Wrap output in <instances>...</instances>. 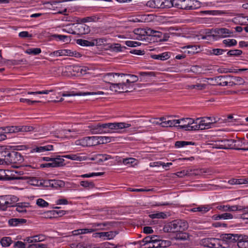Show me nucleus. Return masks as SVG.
<instances>
[{
  "instance_id": "1",
  "label": "nucleus",
  "mask_w": 248,
  "mask_h": 248,
  "mask_svg": "<svg viewBox=\"0 0 248 248\" xmlns=\"http://www.w3.org/2000/svg\"><path fill=\"white\" fill-rule=\"evenodd\" d=\"M18 201V198L14 195L0 196V209L5 211L8 207H14Z\"/></svg>"
},
{
  "instance_id": "2",
  "label": "nucleus",
  "mask_w": 248,
  "mask_h": 248,
  "mask_svg": "<svg viewBox=\"0 0 248 248\" xmlns=\"http://www.w3.org/2000/svg\"><path fill=\"white\" fill-rule=\"evenodd\" d=\"M119 82H117L115 84H112L109 87L110 90L112 91L119 93H124L130 92L132 89V87L127 84L123 77L120 79Z\"/></svg>"
},
{
  "instance_id": "3",
  "label": "nucleus",
  "mask_w": 248,
  "mask_h": 248,
  "mask_svg": "<svg viewBox=\"0 0 248 248\" xmlns=\"http://www.w3.org/2000/svg\"><path fill=\"white\" fill-rule=\"evenodd\" d=\"M131 126L130 124L125 123H106L103 124H98L97 128H108L107 132H109L110 130L115 129L119 130L124 128H128Z\"/></svg>"
},
{
  "instance_id": "4",
  "label": "nucleus",
  "mask_w": 248,
  "mask_h": 248,
  "mask_svg": "<svg viewBox=\"0 0 248 248\" xmlns=\"http://www.w3.org/2000/svg\"><path fill=\"white\" fill-rule=\"evenodd\" d=\"M202 243L205 247L210 248H225L223 246V241L220 239L215 238H208L202 240Z\"/></svg>"
},
{
  "instance_id": "5",
  "label": "nucleus",
  "mask_w": 248,
  "mask_h": 248,
  "mask_svg": "<svg viewBox=\"0 0 248 248\" xmlns=\"http://www.w3.org/2000/svg\"><path fill=\"white\" fill-rule=\"evenodd\" d=\"M173 232H184L188 228V224L184 220H175L170 223Z\"/></svg>"
},
{
  "instance_id": "6",
  "label": "nucleus",
  "mask_w": 248,
  "mask_h": 248,
  "mask_svg": "<svg viewBox=\"0 0 248 248\" xmlns=\"http://www.w3.org/2000/svg\"><path fill=\"white\" fill-rule=\"evenodd\" d=\"M123 73H108L105 74L103 77L104 81L112 85L117 82H119L120 79L122 77Z\"/></svg>"
},
{
  "instance_id": "7",
  "label": "nucleus",
  "mask_w": 248,
  "mask_h": 248,
  "mask_svg": "<svg viewBox=\"0 0 248 248\" xmlns=\"http://www.w3.org/2000/svg\"><path fill=\"white\" fill-rule=\"evenodd\" d=\"M228 76H219L215 78H208V80L212 81L213 85L225 86L228 85Z\"/></svg>"
},
{
  "instance_id": "8",
  "label": "nucleus",
  "mask_w": 248,
  "mask_h": 248,
  "mask_svg": "<svg viewBox=\"0 0 248 248\" xmlns=\"http://www.w3.org/2000/svg\"><path fill=\"white\" fill-rule=\"evenodd\" d=\"M90 31V28L88 25L81 23H78L75 27V31L72 33L79 35L86 34L89 33Z\"/></svg>"
},
{
  "instance_id": "9",
  "label": "nucleus",
  "mask_w": 248,
  "mask_h": 248,
  "mask_svg": "<svg viewBox=\"0 0 248 248\" xmlns=\"http://www.w3.org/2000/svg\"><path fill=\"white\" fill-rule=\"evenodd\" d=\"M241 237V236L237 234L226 233L222 235V239L220 240L223 241V244L225 242L231 243L238 242Z\"/></svg>"
},
{
  "instance_id": "10",
  "label": "nucleus",
  "mask_w": 248,
  "mask_h": 248,
  "mask_svg": "<svg viewBox=\"0 0 248 248\" xmlns=\"http://www.w3.org/2000/svg\"><path fill=\"white\" fill-rule=\"evenodd\" d=\"M191 0H173L174 7L187 10H190Z\"/></svg>"
},
{
  "instance_id": "11",
  "label": "nucleus",
  "mask_w": 248,
  "mask_h": 248,
  "mask_svg": "<svg viewBox=\"0 0 248 248\" xmlns=\"http://www.w3.org/2000/svg\"><path fill=\"white\" fill-rule=\"evenodd\" d=\"M216 35L221 38L232 36L233 31L227 28H216L213 31Z\"/></svg>"
},
{
  "instance_id": "12",
  "label": "nucleus",
  "mask_w": 248,
  "mask_h": 248,
  "mask_svg": "<svg viewBox=\"0 0 248 248\" xmlns=\"http://www.w3.org/2000/svg\"><path fill=\"white\" fill-rule=\"evenodd\" d=\"M179 122L178 124H181L177 126L178 128L183 129L185 130H188L189 126L191 125V122H193V119L190 118H182L177 120Z\"/></svg>"
},
{
  "instance_id": "13",
  "label": "nucleus",
  "mask_w": 248,
  "mask_h": 248,
  "mask_svg": "<svg viewBox=\"0 0 248 248\" xmlns=\"http://www.w3.org/2000/svg\"><path fill=\"white\" fill-rule=\"evenodd\" d=\"M117 234L116 232H97L94 234V237H99L100 238H104V239L110 240L113 239Z\"/></svg>"
},
{
  "instance_id": "14",
  "label": "nucleus",
  "mask_w": 248,
  "mask_h": 248,
  "mask_svg": "<svg viewBox=\"0 0 248 248\" xmlns=\"http://www.w3.org/2000/svg\"><path fill=\"white\" fill-rule=\"evenodd\" d=\"M228 84L230 86L234 85H243L245 83V80L241 77H233L232 76H228Z\"/></svg>"
},
{
  "instance_id": "15",
  "label": "nucleus",
  "mask_w": 248,
  "mask_h": 248,
  "mask_svg": "<svg viewBox=\"0 0 248 248\" xmlns=\"http://www.w3.org/2000/svg\"><path fill=\"white\" fill-rule=\"evenodd\" d=\"M11 153L8 151H2L0 152V160L1 164H9Z\"/></svg>"
},
{
  "instance_id": "16",
  "label": "nucleus",
  "mask_w": 248,
  "mask_h": 248,
  "mask_svg": "<svg viewBox=\"0 0 248 248\" xmlns=\"http://www.w3.org/2000/svg\"><path fill=\"white\" fill-rule=\"evenodd\" d=\"M77 43L82 46H93L94 45H97L99 43L98 39H93L91 41L83 40L79 39L77 40Z\"/></svg>"
},
{
  "instance_id": "17",
  "label": "nucleus",
  "mask_w": 248,
  "mask_h": 248,
  "mask_svg": "<svg viewBox=\"0 0 248 248\" xmlns=\"http://www.w3.org/2000/svg\"><path fill=\"white\" fill-rule=\"evenodd\" d=\"M122 77L124 80L125 83L129 85L130 86L131 83H133L138 80V77L137 76L131 74H122Z\"/></svg>"
},
{
  "instance_id": "18",
  "label": "nucleus",
  "mask_w": 248,
  "mask_h": 248,
  "mask_svg": "<svg viewBox=\"0 0 248 248\" xmlns=\"http://www.w3.org/2000/svg\"><path fill=\"white\" fill-rule=\"evenodd\" d=\"M58 162H50L44 164H41L40 165L41 168H56L62 166L64 165V159H58Z\"/></svg>"
},
{
  "instance_id": "19",
  "label": "nucleus",
  "mask_w": 248,
  "mask_h": 248,
  "mask_svg": "<svg viewBox=\"0 0 248 248\" xmlns=\"http://www.w3.org/2000/svg\"><path fill=\"white\" fill-rule=\"evenodd\" d=\"M10 163H16L17 162H22L23 158L21 154L16 152H11Z\"/></svg>"
},
{
  "instance_id": "20",
  "label": "nucleus",
  "mask_w": 248,
  "mask_h": 248,
  "mask_svg": "<svg viewBox=\"0 0 248 248\" xmlns=\"http://www.w3.org/2000/svg\"><path fill=\"white\" fill-rule=\"evenodd\" d=\"M27 222V220L24 218H11L8 221V224L10 226H17L22 225Z\"/></svg>"
},
{
  "instance_id": "21",
  "label": "nucleus",
  "mask_w": 248,
  "mask_h": 248,
  "mask_svg": "<svg viewBox=\"0 0 248 248\" xmlns=\"http://www.w3.org/2000/svg\"><path fill=\"white\" fill-rule=\"evenodd\" d=\"M233 217L232 214L229 213H225L219 215H214L213 218L215 220L230 219Z\"/></svg>"
},
{
  "instance_id": "22",
  "label": "nucleus",
  "mask_w": 248,
  "mask_h": 248,
  "mask_svg": "<svg viewBox=\"0 0 248 248\" xmlns=\"http://www.w3.org/2000/svg\"><path fill=\"white\" fill-rule=\"evenodd\" d=\"M211 208L209 205H201L192 208L190 211L193 212H199L203 214L209 211Z\"/></svg>"
},
{
  "instance_id": "23",
  "label": "nucleus",
  "mask_w": 248,
  "mask_h": 248,
  "mask_svg": "<svg viewBox=\"0 0 248 248\" xmlns=\"http://www.w3.org/2000/svg\"><path fill=\"white\" fill-rule=\"evenodd\" d=\"M30 203L28 202H21L16 203L14 206H16V210L20 213H25L27 212L26 207L29 206Z\"/></svg>"
},
{
  "instance_id": "24",
  "label": "nucleus",
  "mask_w": 248,
  "mask_h": 248,
  "mask_svg": "<svg viewBox=\"0 0 248 248\" xmlns=\"http://www.w3.org/2000/svg\"><path fill=\"white\" fill-rule=\"evenodd\" d=\"M0 129H2L5 134H11L19 132V128L18 126L1 127H0Z\"/></svg>"
},
{
  "instance_id": "25",
  "label": "nucleus",
  "mask_w": 248,
  "mask_h": 248,
  "mask_svg": "<svg viewBox=\"0 0 248 248\" xmlns=\"http://www.w3.org/2000/svg\"><path fill=\"white\" fill-rule=\"evenodd\" d=\"M162 35L163 33L161 31H157L151 28L147 29V35L157 37L159 41L160 39L162 37Z\"/></svg>"
},
{
  "instance_id": "26",
  "label": "nucleus",
  "mask_w": 248,
  "mask_h": 248,
  "mask_svg": "<svg viewBox=\"0 0 248 248\" xmlns=\"http://www.w3.org/2000/svg\"><path fill=\"white\" fill-rule=\"evenodd\" d=\"M179 122L177 120L165 121L161 122L160 125L163 127L176 126V124Z\"/></svg>"
},
{
  "instance_id": "27",
  "label": "nucleus",
  "mask_w": 248,
  "mask_h": 248,
  "mask_svg": "<svg viewBox=\"0 0 248 248\" xmlns=\"http://www.w3.org/2000/svg\"><path fill=\"white\" fill-rule=\"evenodd\" d=\"M200 119V118H197L195 120L193 119V122H191V125H189L188 131L202 130V126H201V124H200L199 123H198V121Z\"/></svg>"
},
{
  "instance_id": "28",
  "label": "nucleus",
  "mask_w": 248,
  "mask_h": 248,
  "mask_svg": "<svg viewBox=\"0 0 248 248\" xmlns=\"http://www.w3.org/2000/svg\"><path fill=\"white\" fill-rule=\"evenodd\" d=\"M75 144L77 145H80L83 147L89 146L91 143L89 142V137H86L83 138L75 141Z\"/></svg>"
},
{
  "instance_id": "29",
  "label": "nucleus",
  "mask_w": 248,
  "mask_h": 248,
  "mask_svg": "<svg viewBox=\"0 0 248 248\" xmlns=\"http://www.w3.org/2000/svg\"><path fill=\"white\" fill-rule=\"evenodd\" d=\"M100 19V18L96 16H87L86 17L80 18L78 20V21L83 23L87 22H96Z\"/></svg>"
},
{
  "instance_id": "30",
  "label": "nucleus",
  "mask_w": 248,
  "mask_h": 248,
  "mask_svg": "<svg viewBox=\"0 0 248 248\" xmlns=\"http://www.w3.org/2000/svg\"><path fill=\"white\" fill-rule=\"evenodd\" d=\"M160 6L159 8H170L172 6H174L173 3V0H160Z\"/></svg>"
},
{
  "instance_id": "31",
  "label": "nucleus",
  "mask_w": 248,
  "mask_h": 248,
  "mask_svg": "<svg viewBox=\"0 0 248 248\" xmlns=\"http://www.w3.org/2000/svg\"><path fill=\"white\" fill-rule=\"evenodd\" d=\"M26 60L24 59L21 60H8L6 62V64L8 66L19 65L22 63L24 64Z\"/></svg>"
},
{
  "instance_id": "32",
  "label": "nucleus",
  "mask_w": 248,
  "mask_h": 248,
  "mask_svg": "<svg viewBox=\"0 0 248 248\" xmlns=\"http://www.w3.org/2000/svg\"><path fill=\"white\" fill-rule=\"evenodd\" d=\"M134 33L139 35L136 37V39L138 40L142 39L143 36H144L145 34L147 35V29L144 30L140 28L136 29L134 30Z\"/></svg>"
},
{
  "instance_id": "33",
  "label": "nucleus",
  "mask_w": 248,
  "mask_h": 248,
  "mask_svg": "<svg viewBox=\"0 0 248 248\" xmlns=\"http://www.w3.org/2000/svg\"><path fill=\"white\" fill-rule=\"evenodd\" d=\"M112 157L110 155L106 154H98L96 155L95 159L97 160L98 163L102 162L104 161L111 159Z\"/></svg>"
},
{
  "instance_id": "34",
  "label": "nucleus",
  "mask_w": 248,
  "mask_h": 248,
  "mask_svg": "<svg viewBox=\"0 0 248 248\" xmlns=\"http://www.w3.org/2000/svg\"><path fill=\"white\" fill-rule=\"evenodd\" d=\"M64 182L60 180H51V187L57 188L64 186Z\"/></svg>"
},
{
  "instance_id": "35",
  "label": "nucleus",
  "mask_w": 248,
  "mask_h": 248,
  "mask_svg": "<svg viewBox=\"0 0 248 248\" xmlns=\"http://www.w3.org/2000/svg\"><path fill=\"white\" fill-rule=\"evenodd\" d=\"M151 57L154 59L160 60L162 61L167 60L169 58L168 53L164 52L158 55H153Z\"/></svg>"
},
{
  "instance_id": "36",
  "label": "nucleus",
  "mask_w": 248,
  "mask_h": 248,
  "mask_svg": "<svg viewBox=\"0 0 248 248\" xmlns=\"http://www.w3.org/2000/svg\"><path fill=\"white\" fill-rule=\"evenodd\" d=\"M188 237V235L187 233L184 232H179L176 234L174 239L178 240H186Z\"/></svg>"
},
{
  "instance_id": "37",
  "label": "nucleus",
  "mask_w": 248,
  "mask_h": 248,
  "mask_svg": "<svg viewBox=\"0 0 248 248\" xmlns=\"http://www.w3.org/2000/svg\"><path fill=\"white\" fill-rule=\"evenodd\" d=\"M93 93H75L74 92H67L65 93H63L62 94V96L63 97H66V96H75V95H85L87 94H93Z\"/></svg>"
},
{
  "instance_id": "38",
  "label": "nucleus",
  "mask_w": 248,
  "mask_h": 248,
  "mask_svg": "<svg viewBox=\"0 0 248 248\" xmlns=\"http://www.w3.org/2000/svg\"><path fill=\"white\" fill-rule=\"evenodd\" d=\"M160 0H150L147 2V6L152 8H158L160 6Z\"/></svg>"
},
{
  "instance_id": "39",
  "label": "nucleus",
  "mask_w": 248,
  "mask_h": 248,
  "mask_svg": "<svg viewBox=\"0 0 248 248\" xmlns=\"http://www.w3.org/2000/svg\"><path fill=\"white\" fill-rule=\"evenodd\" d=\"M56 56H71V50L68 49L59 50L53 52Z\"/></svg>"
},
{
  "instance_id": "40",
  "label": "nucleus",
  "mask_w": 248,
  "mask_h": 248,
  "mask_svg": "<svg viewBox=\"0 0 248 248\" xmlns=\"http://www.w3.org/2000/svg\"><path fill=\"white\" fill-rule=\"evenodd\" d=\"M194 142L191 141H177L175 143V146L177 148L183 147L186 145H195Z\"/></svg>"
},
{
  "instance_id": "41",
  "label": "nucleus",
  "mask_w": 248,
  "mask_h": 248,
  "mask_svg": "<svg viewBox=\"0 0 248 248\" xmlns=\"http://www.w3.org/2000/svg\"><path fill=\"white\" fill-rule=\"evenodd\" d=\"M12 240L9 237H3L0 240V243L2 247H9L12 243Z\"/></svg>"
},
{
  "instance_id": "42",
  "label": "nucleus",
  "mask_w": 248,
  "mask_h": 248,
  "mask_svg": "<svg viewBox=\"0 0 248 248\" xmlns=\"http://www.w3.org/2000/svg\"><path fill=\"white\" fill-rule=\"evenodd\" d=\"M53 149L52 145H48L47 146H40L36 147L33 149V150L36 152H43L46 151H51Z\"/></svg>"
},
{
  "instance_id": "43",
  "label": "nucleus",
  "mask_w": 248,
  "mask_h": 248,
  "mask_svg": "<svg viewBox=\"0 0 248 248\" xmlns=\"http://www.w3.org/2000/svg\"><path fill=\"white\" fill-rule=\"evenodd\" d=\"M80 184L82 186L88 189L93 188L95 186L93 182L91 181H82Z\"/></svg>"
},
{
  "instance_id": "44",
  "label": "nucleus",
  "mask_w": 248,
  "mask_h": 248,
  "mask_svg": "<svg viewBox=\"0 0 248 248\" xmlns=\"http://www.w3.org/2000/svg\"><path fill=\"white\" fill-rule=\"evenodd\" d=\"M41 52V49L40 48H29L25 51V53L30 55H36Z\"/></svg>"
},
{
  "instance_id": "45",
  "label": "nucleus",
  "mask_w": 248,
  "mask_h": 248,
  "mask_svg": "<svg viewBox=\"0 0 248 248\" xmlns=\"http://www.w3.org/2000/svg\"><path fill=\"white\" fill-rule=\"evenodd\" d=\"M167 243L168 245H169L170 242L169 241H161L159 243H152V245L148 248H157L161 247H165L166 244Z\"/></svg>"
},
{
  "instance_id": "46",
  "label": "nucleus",
  "mask_w": 248,
  "mask_h": 248,
  "mask_svg": "<svg viewBox=\"0 0 248 248\" xmlns=\"http://www.w3.org/2000/svg\"><path fill=\"white\" fill-rule=\"evenodd\" d=\"M89 137V142L91 143L89 146H95L99 144V139L98 136H93V137Z\"/></svg>"
},
{
  "instance_id": "47",
  "label": "nucleus",
  "mask_w": 248,
  "mask_h": 248,
  "mask_svg": "<svg viewBox=\"0 0 248 248\" xmlns=\"http://www.w3.org/2000/svg\"><path fill=\"white\" fill-rule=\"evenodd\" d=\"M67 69L70 72L73 71L74 73L78 74L80 71V66L78 65H69L66 67Z\"/></svg>"
},
{
  "instance_id": "48",
  "label": "nucleus",
  "mask_w": 248,
  "mask_h": 248,
  "mask_svg": "<svg viewBox=\"0 0 248 248\" xmlns=\"http://www.w3.org/2000/svg\"><path fill=\"white\" fill-rule=\"evenodd\" d=\"M149 217L151 218H165L167 217L166 214L163 212H160L155 214L149 215Z\"/></svg>"
},
{
  "instance_id": "49",
  "label": "nucleus",
  "mask_w": 248,
  "mask_h": 248,
  "mask_svg": "<svg viewBox=\"0 0 248 248\" xmlns=\"http://www.w3.org/2000/svg\"><path fill=\"white\" fill-rule=\"evenodd\" d=\"M223 43L227 46H232L237 44V41L234 39H225L223 41Z\"/></svg>"
},
{
  "instance_id": "50",
  "label": "nucleus",
  "mask_w": 248,
  "mask_h": 248,
  "mask_svg": "<svg viewBox=\"0 0 248 248\" xmlns=\"http://www.w3.org/2000/svg\"><path fill=\"white\" fill-rule=\"evenodd\" d=\"M202 120L200 121L199 124L202 125V130L206 129L210 127V123H208L206 121L205 118H202Z\"/></svg>"
},
{
  "instance_id": "51",
  "label": "nucleus",
  "mask_w": 248,
  "mask_h": 248,
  "mask_svg": "<svg viewBox=\"0 0 248 248\" xmlns=\"http://www.w3.org/2000/svg\"><path fill=\"white\" fill-rule=\"evenodd\" d=\"M112 138L110 137L106 136H98V139L99 140V144H104L111 142V139Z\"/></svg>"
},
{
  "instance_id": "52",
  "label": "nucleus",
  "mask_w": 248,
  "mask_h": 248,
  "mask_svg": "<svg viewBox=\"0 0 248 248\" xmlns=\"http://www.w3.org/2000/svg\"><path fill=\"white\" fill-rule=\"evenodd\" d=\"M242 53V51L239 49L231 50L227 52L229 56H238Z\"/></svg>"
},
{
  "instance_id": "53",
  "label": "nucleus",
  "mask_w": 248,
  "mask_h": 248,
  "mask_svg": "<svg viewBox=\"0 0 248 248\" xmlns=\"http://www.w3.org/2000/svg\"><path fill=\"white\" fill-rule=\"evenodd\" d=\"M190 10L198 9L201 7V2L197 0H191Z\"/></svg>"
},
{
  "instance_id": "54",
  "label": "nucleus",
  "mask_w": 248,
  "mask_h": 248,
  "mask_svg": "<svg viewBox=\"0 0 248 248\" xmlns=\"http://www.w3.org/2000/svg\"><path fill=\"white\" fill-rule=\"evenodd\" d=\"M237 246L239 248H248V240H242L240 238L237 242Z\"/></svg>"
},
{
  "instance_id": "55",
  "label": "nucleus",
  "mask_w": 248,
  "mask_h": 248,
  "mask_svg": "<svg viewBox=\"0 0 248 248\" xmlns=\"http://www.w3.org/2000/svg\"><path fill=\"white\" fill-rule=\"evenodd\" d=\"M225 49L220 48H214L210 51V53L212 55H220L222 54L223 52H225Z\"/></svg>"
},
{
  "instance_id": "56",
  "label": "nucleus",
  "mask_w": 248,
  "mask_h": 248,
  "mask_svg": "<svg viewBox=\"0 0 248 248\" xmlns=\"http://www.w3.org/2000/svg\"><path fill=\"white\" fill-rule=\"evenodd\" d=\"M36 204L41 207H47L49 205L48 203L43 199H38L36 201Z\"/></svg>"
},
{
  "instance_id": "57",
  "label": "nucleus",
  "mask_w": 248,
  "mask_h": 248,
  "mask_svg": "<svg viewBox=\"0 0 248 248\" xmlns=\"http://www.w3.org/2000/svg\"><path fill=\"white\" fill-rule=\"evenodd\" d=\"M110 47L113 49V51L116 52L122 51V48H125V46L122 47L119 44H112Z\"/></svg>"
},
{
  "instance_id": "58",
  "label": "nucleus",
  "mask_w": 248,
  "mask_h": 248,
  "mask_svg": "<svg viewBox=\"0 0 248 248\" xmlns=\"http://www.w3.org/2000/svg\"><path fill=\"white\" fill-rule=\"evenodd\" d=\"M42 159L46 161H50L51 162H56L59 160L58 159H64L62 158H61L60 156H59L55 158L49 157H43Z\"/></svg>"
},
{
  "instance_id": "59",
  "label": "nucleus",
  "mask_w": 248,
  "mask_h": 248,
  "mask_svg": "<svg viewBox=\"0 0 248 248\" xmlns=\"http://www.w3.org/2000/svg\"><path fill=\"white\" fill-rule=\"evenodd\" d=\"M52 90H45L43 91H37V92H28V94H48L50 92H52Z\"/></svg>"
},
{
  "instance_id": "60",
  "label": "nucleus",
  "mask_w": 248,
  "mask_h": 248,
  "mask_svg": "<svg viewBox=\"0 0 248 248\" xmlns=\"http://www.w3.org/2000/svg\"><path fill=\"white\" fill-rule=\"evenodd\" d=\"M63 157L73 160H81V157L78 156L77 155L73 154L64 155Z\"/></svg>"
},
{
  "instance_id": "61",
  "label": "nucleus",
  "mask_w": 248,
  "mask_h": 248,
  "mask_svg": "<svg viewBox=\"0 0 248 248\" xmlns=\"http://www.w3.org/2000/svg\"><path fill=\"white\" fill-rule=\"evenodd\" d=\"M242 212L243 213L241 214V218L243 219L248 220V207L243 208Z\"/></svg>"
},
{
  "instance_id": "62",
  "label": "nucleus",
  "mask_w": 248,
  "mask_h": 248,
  "mask_svg": "<svg viewBox=\"0 0 248 248\" xmlns=\"http://www.w3.org/2000/svg\"><path fill=\"white\" fill-rule=\"evenodd\" d=\"M190 71L197 74L202 73L201 67L198 65L192 66L191 68Z\"/></svg>"
},
{
  "instance_id": "63",
  "label": "nucleus",
  "mask_w": 248,
  "mask_h": 248,
  "mask_svg": "<svg viewBox=\"0 0 248 248\" xmlns=\"http://www.w3.org/2000/svg\"><path fill=\"white\" fill-rule=\"evenodd\" d=\"M243 208H242L239 205H232L231 206L229 205V211H242Z\"/></svg>"
},
{
  "instance_id": "64",
  "label": "nucleus",
  "mask_w": 248,
  "mask_h": 248,
  "mask_svg": "<svg viewBox=\"0 0 248 248\" xmlns=\"http://www.w3.org/2000/svg\"><path fill=\"white\" fill-rule=\"evenodd\" d=\"M14 247L15 248H25V244L21 241H18L15 243Z\"/></svg>"
}]
</instances>
